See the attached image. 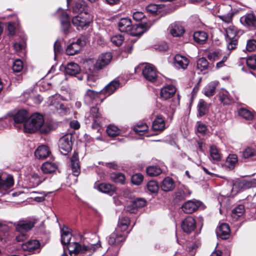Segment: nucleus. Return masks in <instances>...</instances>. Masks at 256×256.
Here are the masks:
<instances>
[{
    "mask_svg": "<svg viewBox=\"0 0 256 256\" xmlns=\"http://www.w3.org/2000/svg\"><path fill=\"white\" fill-rule=\"evenodd\" d=\"M72 236V234L68 228L61 229V242L64 246V250L68 249L70 256L72 254H77L79 253H92L100 246V240L96 244H89L88 245H81L77 242H70Z\"/></svg>",
    "mask_w": 256,
    "mask_h": 256,
    "instance_id": "obj_1",
    "label": "nucleus"
},
{
    "mask_svg": "<svg viewBox=\"0 0 256 256\" xmlns=\"http://www.w3.org/2000/svg\"><path fill=\"white\" fill-rule=\"evenodd\" d=\"M37 222V220L34 218L26 219L19 220L15 224L16 230L20 234L16 236L18 242H22L27 238L26 232L30 230Z\"/></svg>",
    "mask_w": 256,
    "mask_h": 256,
    "instance_id": "obj_2",
    "label": "nucleus"
},
{
    "mask_svg": "<svg viewBox=\"0 0 256 256\" xmlns=\"http://www.w3.org/2000/svg\"><path fill=\"white\" fill-rule=\"evenodd\" d=\"M44 123V118L39 114L32 115L24 124L26 132L32 133L42 128Z\"/></svg>",
    "mask_w": 256,
    "mask_h": 256,
    "instance_id": "obj_3",
    "label": "nucleus"
},
{
    "mask_svg": "<svg viewBox=\"0 0 256 256\" xmlns=\"http://www.w3.org/2000/svg\"><path fill=\"white\" fill-rule=\"evenodd\" d=\"M112 58V54L110 52L102 54L98 56L95 64H92L91 62L84 64V68L92 72L96 70H100L109 64Z\"/></svg>",
    "mask_w": 256,
    "mask_h": 256,
    "instance_id": "obj_4",
    "label": "nucleus"
},
{
    "mask_svg": "<svg viewBox=\"0 0 256 256\" xmlns=\"http://www.w3.org/2000/svg\"><path fill=\"white\" fill-rule=\"evenodd\" d=\"M72 138L71 134H67L60 138L58 141V148L64 155H66L72 149Z\"/></svg>",
    "mask_w": 256,
    "mask_h": 256,
    "instance_id": "obj_5",
    "label": "nucleus"
},
{
    "mask_svg": "<svg viewBox=\"0 0 256 256\" xmlns=\"http://www.w3.org/2000/svg\"><path fill=\"white\" fill-rule=\"evenodd\" d=\"M228 48L232 50L236 48L238 40L236 36L238 34L237 29L234 26H230L226 30Z\"/></svg>",
    "mask_w": 256,
    "mask_h": 256,
    "instance_id": "obj_6",
    "label": "nucleus"
},
{
    "mask_svg": "<svg viewBox=\"0 0 256 256\" xmlns=\"http://www.w3.org/2000/svg\"><path fill=\"white\" fill-rule=\"evenodd\" d=\"M88 16L86 14H80L72 18V23L78 30L86 28L90 22V20Z\"/></svg>",
    "mask_w": 256,
    "mask_h": 256,
    "instance_id": "obj_7",
    "label": "nucleus"
},
{
    "mask_svg": "<svg viewBox=\"0 0 256 256\" xmlns=\"http://www.w3.org/2000/svg\"><path fill=\"white\" fill-rule=\"evenodd\" d=\"M88 114V118L90 119V118L92 121V128L93 129L98 130L102 119V116L99 112L98 108L96 106L92 107Z\"/></svg>",
    "mask_w": 256,
    "mask_h": 256,
    "instance_id": "obj_8",
    "label": "nucleus"
},
{
    "mask_svg": "<svg viewBox=\"0 0 256 256\" xmlns=\"http://www.w3.org/2000/svg\"><path fill=\"white\" fill-rule=\"evenodd\" d=\"M142 75L144 78L154 82L157 80L158 74L156 68L150 64H146L142 69Z\"/></svg>",
    "mask_w": 256,
    "mask_h": 256,
    "instance_id": "obj_9",
    "label": "nucleus"
},
{
    "mask_svg": "<svg viewBox=\"0 0 256 256\" xmlns=\"http://www.w3.org/2000/svg\"><path fill=\"white\" fill-rule=\"evenodd\" d=\"M196 222L194 218L190 216L186 218L182 222L181 227L182 230L187 234H190L196 228Z\"/></svg>",
    "mask_w": 256,
    "mask_h": 256,
    "instance_id": "obj_10",
    "label": "nucleus"
},
{
    "mask_svg": "<svg viewBox=\"0 0 256 256\" xmlns=\"http://www.w3.org/2000/svg\"><path fill=\"white\" fill-rule=\"evenodd\" d=\"M170 34L174 37H180L184 33L185 30L182 24L178 22L172 24L168 27Z\"/></svg>",
    "mask_w": 256,
    "mask_h": 256,
    "instance_id": "obj_11",
    "label": "nucleus"
},
{
    "mask_svg": "<svg viewBox=\"0 0 256 256\" xmlns=\"http://www.w3.org/2000/svg\"><path fill=\"white\" fill-rule=\"evenodd\" d=\"M125 240V234L120 232H116V230L112 232L108 238V242L112 245L118 246Z\"/></svg>",
    "mask_w": 256,
    "mask_h": 256,
    "instance_id": "obj_12",
    "label": "nucleus"
},
{
    "mask_svg": "<svg viewBox=\"0 0 256 256\" xmlns=\"http://www.w3.org/2000/svg\"><path fill=\"white\" fill-rule=\"evenodd\" d=\"M94 188L100 192L112 196L116 192V187L110 184L102 182L101 184H95Z\"/></svg>",
    "mask_w": 256,
    "mask_h": 256,
    "instance_id": "obj_13",
    "label": "nucleus"
},
{
    "mask_svg": "<svg viewBox=\"0 0 256 256\" xmlns=\"http://www.w3.org/2000/svg\"><path fill=\"white\" fill-rule=\"evenodd\" d=\"M176 92V88L173 85H167L162 88L160 93V98L166 100L172 98Z\"/></svg>",
    "mask_w": 256,
    "mask_h": 256,
    "instance_id": "obj_14",
    "label": "nucleus"
},
{
    "mask_svg": "<svg viewBox=\"0 0 256 256\" xmlns=\"http://www.w3.org/2000/svg\"><path fill=\"white\" fill-rule=\"evenodd\" d=\"M189 64L188 59L180 54H176L174 58V65L178 69L185 70Z\"/></svg>",
    "mask_w": 256,
    "mask_h": 256,
    "instance_id": "obj_15",
    "label": "nucleus"
},
{
    "mask_svg": "<svg viewBox=\"0 0 256 256\" xmlns=\"http://www.w3.org/2000/svg\"><path fill=\"white\" fill-rule=\"evenodd\" d=\"M120 82L118 80H114L106 86L102 90L100 91L104 96V98L101 101L106 97L112 94L116 90L119 86Z\"/></svg>",
    "mask_w": 256,
    "mask_h": 256,
    "instance_id": "obj_16",
    "label": "nucleus"
},
{
    "mask_svg": "<svg viewBox=\"0 0 256 256\" xmlns=\"http://www.w3.org/2000/svg\"><path fill=\"white\" fill-rule=\"evenodd\" d=\"M85 44L84 42L78 40L69 44L66 49V52L68 55L73 56L76 54L81 49L82 46Z\"/></svg>",
    "mask_w": 256,
    "mask_h": 256,
    "instance_id": "obj_17",
    "label": "nucleus"
},
{
    "mask_svg": "<svg viewBox=\"0 0 256 256\" xmlns=\"http://www.w3.org/2000/svg\"><path fill=\"white\" fill-rule=\"evenodd\" d=\"M216 234L222 240H226L230 234V228L228 224L226 223L220 224L216 230Z\"/></svg>",
    "mask_w": 256,
    "mask_h": 256,
    "instance_id": "obj_18",
    "label": "nucleus"
},
{
    "mask_svg": "<svg viewBox=\"0 0 256 256\" xmlns=\"http://www.w3.org/2000/svg\"><path fill=\"white\" fill-rule=\"evenodd\" d=\"M200 202L199 201L188 200L182 206V210L187 214H191L195 212L200 206Z\"/></svg>",
    "mask_w": 256,
    "mask_h": 256,
    "instance_id": "obj_19",
    "label": "nucleus"
},
{
    "mask_svg": "<svg viewBox=\"0 0 256 256\" xmlns=\"http://www.w3.org/2000/svg\"><path fill=\"white\" fill-rule=\"evenodd\" d=\"M70 166L74 176H78L80 172L78 154L74 152L70 158Z\"/></svg>",
    "mask_w": 256,
    "mask_h": 256,
    "instance_id": "obj_20",
    "label": "nucleus"
},
{
    "mask_svg": "<svg viewBox=\"0 0 256 256\" xmlns=\"http://www.w3.org/2000/svg\"><path fill=\"white\" fill-rule=\"evenodd\" d=\"M151 25L148 23L140 24L132 26L130 34L134 36H140L150 28Z\"/></svg>",
    "mask_w": 256,
    "mask_h": 256,
    "instance_id": "obj_21",
    "label": "nucleus"
},
{
    "mask_svg": "<svg viewBox=\"0 0 256 256\" xmlns=\"http://www.w3.org/2000/svg\"><path fill=\"white\" fill-rule=\"evenodd\" d=\"M118 26L121 32H129L130 34L132 29V21L128 18H121L118 22Z\"/></svg>",
    "mask_w": 256,
    "mask_h": 256,
    "instance_id": "obj_22",
    "label": "nucleus"
},
{
    "mask_svg": "<svg viewBox=\"0 0 256 256\" xmlns=\"http://www.w3.org/2000/svg\"><path fill=\"white\" fill-rule=\"evenodd\" d=\"M146 201L144 199L138 198L134 200L132 204L127 206L126 210L130 213H135L138 208H141L145 206Z\"/></svg>",
    "mask_w": 256,
    "mask_h": 256,
    "instance_id": "obj_23",
    "label": "nucleus"
},
{
    "mask_svg": "<svg viewBox=\"0 0 256 256\" xmlns=\"http://www.w3.org/2000/svg\"><path fill=\"white\" fill-rule=\"evenodd\" d=\"M40 246V243L36 240H28L22 245V248L24 250L28 252H32L38 249Z\"/></svg>",
    "mask_w": 256,
    "mask_h": 256,
    "instance_id": "obj_24",
    "label": "nucleus"
},
{
    "mask_svg": "<svg viewBox=\"0 0 256 256\" xmlns=\"http://www.w3.org/2000/svg\"><path fill=\"white\" fill-rule=\"evenodd\" d=\"M208 38V34L204 31H196L193 34V38L194 42L200 44H205Z\"/></svg>",
    "mask_w": 256,
    "mask_h": 256,
    "instance_id": "obj_25",
    "label": "nucleus"
},
{
    "mask_svg": "<svg viewBox=\"0 0 256 256\" xmlns=\"http://www.w3.org/2000/svg\"><path fill=\"white\" fill-rule=\"evenodd\" d=\"M80 70L79 66L74 62L68 63L65 68L66 74L70 76H76L80 72Z\"/></svg>",
    "mask_w": 256,
    "mask_h": 256,
    "instance_id": "obj_26",
    "label": "nucleus"
},
{
    "mask_svg": "<svg viewBox=\"0 0 256 256\" xmlns=\"http://www.w3.org/2000/svg\"><path fill=\"white\" fill-rule=\"evenodd\" d=\"M13 184L14 180L11 176H8L4 180H2L0 178V193L4 194Z\"/></svg>",
    "mask_w": 256,
    "mask_h": 256,
    "instance_id": "obj_27",
    "label": "nucleus"
},
{
    "mask_svg": "<svg viewBox=\"0 0 256 256\" xmlns=\"http://www.w3.org/2000/svg\"><path fill=\"white\" fill-rule=\"evenodd\" d=\"M28 112L25 110H18L14 116V120L15 123L20 124L25 122L28 120Z\"/></svg>",
    "mask_w": 256,
    "mask_h": 256,
    "instance_id": "obj_28",
    "label": "nucleus"
},
{
    "mask_svg": "<svg viewBox=\"0 0 256 256\" xmlns=\"http://www.w3.org/2000/svg\"><path fill=\"white\" fill-rule=\"evenodd\" d=\"M50 154L48 148L46 146H42L38 147L34 152L35 156L38 159L46 158Z\"/></svg>",
    "mask_w": 256,
    "mask_h": 256,
    "instance_id": "obj_29",
    "label": "nucleus"
},
{
    "mask_svg": "<svg viewBox=\"0 0 256 256\" xmlns=\"http://www.w3.org/2000/svg\"><path fill=\"white\" fill-rule=\"evenodd\" d=\"M130 223V220L128 217H122L120 218L117 228H116V232H120L124 233L127 230Z\"/></svg>",
    "mask_w": 256,
    "mask_h": 256,
    "instance_id": "obj_30",
    "label": "nucleus"
},
{
    "mask_svg": "<svg viewBox=\"0 0 256 256\" xmlns=\"http://www.w3.org/2000/svg\"><path fill=\"white\" fill-rule=\"evenodd\" d=\"M240 20L243 24L248 26H256V18L253 14H249L242 16Z\"/></svg>",
    "mask_w": 256,
    "mask_h": 256,
    "instance_id": "obj_31",
    "label": "nucleus"
},
{
    "mask_svg": "<svg viewBox=\"0 0 256 256\" xmlns=\"http://www.w3.org/2000/svg\"><path fill=\"white\" fill-rule=\"evenodd\" d=\"M174 188V183L170 177H166L162 182L161 188L164 192L172 190Z\"/></svg>",
    "mask_w": 256,
    "mask_h": 256,
    "instance_id": "obj_32",
    "label": "nucleus"
},
{
    "mask_svg": "<svg viewBox=\"0 0 256 256\" xmlns=\"http://www.w3.org/2000/svg\"><path fill=\"white\" fill-rule=\"evenodd\" d=\"M220 102L224 105L230 104L232 102V98L229 93L226 90H222L218 94Z\"/></svg>",
    "mask_w": 256,
    "mask_h": 256,
    "instance_id": "obj_33",
    "label": "nucleus"
},
{
    "mask_svg": "<svg viewBox=\"0 0 256 256\" xmlns=\"http://www.w3.org/2000/svg\"><path fill=\"white\" fill-rule=\"evenodd\" d=\"M152 128L155 131H161L165 128V122L164 120L158 116L154 120L152 125Z\"/></svg>",
    "mask_w": 256,
    "mask_h": 256,
    "instance_id": "obj_34",
    "label": "nucleus"
},
{
    "mask_svg": "<svg viewBox=\"0 0 256 256\" xmlns=\"http://www.w3.org/2000/svg\"><path fill=\"white\" fill-rule=\"evenodd\" d=\"M209 63L207 60L204 58H200L196 62V69L200 72L207 70L208 68Z\"/></svg>",
    "mask_w": 256,
    "mask_h": 256,
    "instance_id": "obj_35",
    "label": "nucleus"
},
{
    "mask_svg": "<svg viewBox=\"0 0 256 256\" xmlns=\"http://www.w3.org/2000/svg\"><path fill=\"white\" fill-rule=\"evenodd\" d=\"M110 180L115 183L124 184L126 177L121 172H114L110 174Z\"/></svg>",
    "mask_w": 256,
    "mask_h": 256,
    "instance_id": "obj_36",
    "label": "nucleus"
},
{
    "mask_svg": "<svg viewBox=\"0 0 256 256\" xmlns=\"http://www.w3.org/2000/svg\"><path fill=\"white\" fill-rule=\"evenodd\" d=\"M245 212L244 206L242 204H239L235 208L232 212V217L234 220L242 216Z\"/></svg>",
    "mask_w": 256,
    "mask_h": 256,
    "instance_id": "obj_37",
    "label": "nucleus"
},
{
    "mask_svg": "<svg viewBox=\"0 0 256 256\" xmlns=\"http://www.w3.org/2000/svg\"><path fill=\"white\" fill-rule=\"evenodd\" d=\"M238 162V156L236 154H230L228 156L226 164L230 170L233 169Z\"/></svg>",
    "mask_w": 256,
    "mask_h": 256,
    "instance_id": "obj_38",
    "label": "nucleus"
},
{
    "mask_svg": "<svg viewBox=\"0 0 256 256\" xmlns=\"http://www.w3.org/2000/svg\"><path fill=\"white\" fill-rule=\"evenodd\" d=\"M42 170L44 174H50L54 172L57 167L52 162H46L42 166Z\"/></svg>",
    "mask_w": 256,
    "mask_h": 256,
    "instance_id": "obj_39",
    "label": "nucleus"
},
{
    "mask_svg": "<svg viewBox=\"0 0 256 256\" xmlns=\"http://www.w3.org/2000/svg\"><path fill=\"white\" fill-rule=\"evenodd\" d=\"M216 84L214 82L208 84L204 88V94L208 97H210L215 94Z\"/></svg>",
    "mask_w": 256,
    "mask_h": 256,
    "instance_id": "obj_40",
    "label": "nucleus"
},
{
    "mask_svg": "<svg viewBox=\"0 0 256 256\" xmlns=\"http://www.w3.org/2000/svg\"><path fill=\"white\" fill-rule=\"evenodd\" d=\"M162 7L161 5L150 4L146 8V10L150 14H158L162 11Z\"/></svg>",
    "mask_w": 256,
    "mask_h": 256,
    "instance_id": "obj_41",
    "label": "nucleus"
},
{
    "mask_svg": "<svg viewBox=\"0 0 256 256\" xmlns=\"http://www.w3.org/2000/svg\"><path fill=\"white\" fill-rule=\"evenodd\" d=\"M102 94L99 92H96L91 90H88L86 92L84 96V98L88 100H92L96 99L98 98H100V96Z\"/></svg>",
    "mask_w": 256,
    "mask_h": 256,
    "instance_id": "obj_42",
    "label": "nucleus"
},
{
    "mask_svg": "<svg viewBox=\"0 0 256 256\" xmlns=\"http://www.w3.org/2000/svg\"><path fill=\"white\" fill-rule=\"evenodd\" d=\"M85 69L87 72L86 76L88 84L90 86H94V83L98 79V77L96 75L94 74V71H93L92 72H90L86 68Z\"/></svg>",
    "mask_w": 256,
    "mask_h": 256,
    "instance_id": "obj_43",
    "label": "nucleus"
},
{
    "mask_svg": "<svg viewBox=\"0 0 256 256\" xmlns=\"http://www.w3.org/2000/svg\"><path fill=\"white\" fill-rule=\"evenodd\" d=\"M148 129V126L145 123L138 124L133 127V130L134 131L136 134L139 135L144 134L147 131Z\"/></svg>",
    "mask_w": 256,
    "mask_h": 256,
    "instance_id": "obj_44",
    "label": "nucleus"
},
{
    "mask_svg": "<svg viewBox=\"0 0 256 256\" xmlns=\"http://www.w3.org/2000/svg\"><path fill=\"white\" fill-rule=\"evenodd\" d=\"M242 156L245 159L253 158L256 156V150L252 147H247L242 151Z\"/></svg>",
    "mask_w": 256,
    "mask_h": 256,
    "instance_id": "obj_45",
    "label": "nucleus"
},
{
    "mask_svg": "<svg viewBox=\"0 0 256 256\" xmlns=\"http://www.w3.org/2000/svg\"><path fill=\"white\" fill-rule=\"evenodd\" d=\"M238 114L240 116L246 120H252L254 118V115L252 112L244 108L239 109Z\"/></svg>",
    "mask_w": 256,
    "mask_h": 256,
    "instance_id": "obj_46",
    "label": "nucleus"
},
{
    "mask_svg": "<svg viewBox=\"0 0 256 256\" xmlns=\"http://www.w3.org/2000/svg\"><path fill=\"white\" fill-rule=\"evenodd\" d=\"M162 172V170L158 166H150L146 168L148 174L151 176H157L161 174Z\"/></svg>",
    "mask_w": 256,
    "mask_h": 256,
    "instance_id": "obj_47",
    "label": "nucleus"
},
{
    "mask_svg": "<svg viewBox=\"0 0 256 256\" xmlns=\"http://www.w3.org/2000/svg\"><path fill=\"white\" fill-rule=\"evenodd\" d=\"M210 158L214 161H220L221 156L215 146H211L210 148Z\"/></svg>",
    "mask_w": 256,
    "mask_h": 256,
    "instance_id": "obj_48",
    "label": "nucleus"
},
{
    "mask_svg": "<svg viewBox=\"0 0 256 256\" xmlns=\"http://www.w3.org/2000/svg\"><path fill=\"white\" fill-rule=\"evenodd\" d=\"M106 133L110 137H115L120 134V130L116 126L110 124L106 128Z\"/></svg>",
    "mask_w": 256,
    "mask_h": 256,
    "instance_id": "obj_49",
    "label": "nucleus"
},
{
    "mask_svg": "<svg viewBox=\"0 0 256 256\" xmlns=\"http://www.w3.org/2000/svg\"><path fill=\"white\" fill-rule=\"evenodd\" d=\"M147 188L150 192L156 193L158 192L159 189V186L156 182L151 180L148 182L147 184Z\"/></svg>",
    "mask_w": 256,
    "mask_h": 256,
    "instance_id": "obj_50",
    "label": "nucleus"
},
{
    "mask_svg": "<svg viewBox=\"0 0 256 256\" xmlns=\"http://www.w3.org/2000/svg\"><path fill=\"white\" fill-rule=\"evenodd\" d=\"M12 68L13 71L15 72H21L23 68L22 62L19 59L15 60L13 62Z\"/></svg>",
    "mask_w": 256,
    "mask_h": 256,
    "instance_id": "obj_51",
    "label": "nucleus"
},
{
    "mask_svg": "<svg viewBox=\"0 0 256 256\" xmlns=\"http://www.w3.org/2000/svg\"><path fill=\"white\" fill-rule=\"evenodd\" d=\"M198 114L200 116H204L206 112V104L203 100H200L198 105Z\"/></svg>",
    "mask_w": 256,
    "mask_h": 256,
    "instance_id": "obj_52",
    "label": "nucleus"
},
{
    "mask_svg": "<svg viewBox=\"0 0 256 256\" xmlns=\"http://www.w3.org/2000/svg\"><path fill=\"white\" fill-rule=\"evenodd\" d=\"M234 12H231L226 14L219 15L218 17L226 23L230 24L232 22Z\"/></svg>",
    "mask_w": 256,
    "mask_h": 256,
    "instance_id": "obj_53",
    "label": "nucleus"
},
{
    "mask_svg": "<svg viewBox=\"0 0 256 256\" xmlns=\"http://www.w3.org/2000/svg\"><path fill=\"white\" fill-rule=\"evenodd\" d=\"M144 179L143 176L140 173L134 174L131 178V180L132 184L136 185L140 184L142 182Z\"/></svg>",
    "mask_w": 256,
    "mask_h": 256,
    "instance_id": "obj_54",
    "label": "nucleus"
},
{
    "mask_svg": "<svg viewBox=\"0 0 256 256\" xmlns=\"http://www.w3.org/2000/svg\"><path fill=\"white\" fill-rule=\"evenodd\" d=\"M84 2L82 0H78L75 2L74 5L72 7V11L77 13L84 10Z\"/></svg>",
    "mask_w": 256,
    "mask_h": 256,
    "instance_id": "obj_55",
    "label": "nucleus"
},
{
    "mask_svg": "<svg viewBox=\"0 0 256 256\" xmlns=\"http://www.w3.org/2000/svg\"><path fill=\"white\" fill-rule=\"evenodd\" d=\"M247 66L250 68L254 70L256 68V56L252 55L249 56L246 60Z\"/></svg>",
    "mask_w": 256,
    "mask_h": 256,
    "instance_id": "obj_56",
    "label": "nucleus"
},
{
    "mask_svg": "<svg viewBox=\"0 0 256 256\" xmlns=\"http://www.w3.org/2000/svg\"><path fill=\"white\" fill-rule=\"evenodd\" d=\"M110 40L116 46H119L122 44L124 38L122 35H115L111 38Z\"/></svg>",
    "mask_w": 256,
    "mask_h": 256,
    "instance_id": "obj_57",
    "label": "nucleus"
},
{
    "mask_svg": "<svg viewBox=\"0 0 256 256\" xmlns=\"http://www.w3.org/2000/svg\"><path fill=\"white\" fill-rule=\"evenodd\" d=\"M246 50L248 52H253L256 50V40H255L252 39L248 40Z\"/></svg>",
    "mask_w": 256,
    "mask_h": 256,
    "instance_id": "obj_58",
    "label": "nucleus"
},
{
    "mask_svg": "<svg viewBox=\"0 0 256 256\" xmlns=\"http://www.w3.org/2000/svg\"><path fill=\"white\" fill-rule=\"evenodd\" d=\"M220 54L218 52H210L208 55V58L210 60L214 61L220 58Z\"/></svg>",
    "mask_w": 256,
    "mask_h": 256,
    "instance_id": "obj_59",
    "label": "nucleus"
},
{
    "mask_svg": "<svg viewBox=\"0 0 256 256\" xmlns=\"http://www.w3.org/2000/svg\"><path fill=\"white\" fill-rule=\"evenodd\" d=\"M132 16L134 20L139 21L144 18L145 16L142 12H134Z\"/></svg>",
    "mask_w": 256,
    "mask_h": 256,
    "instance_id": "obj_60",
    "label": "nucleus"
},
{
    "mask_svg": "<svg viewBox=\"0 0 256 256\" xmlns=\"http://www.w3.org/2000/svg\"><path fill=\"white\" fill-rule=\"evenodd\" d=\"M8 30L9 34L14 36L15 34V23L14 22H9L8 26Z\"/></svg>",
    "mask_w": 256,
    "mask_h": 256,
    "instance_id": "obj_61",
    "label": "nucleus"
},
{
    "mask_svg": "<svg viewBox=\"0 0 256 256\" xmlns=\"http://www.w3.org/2000/svg\"><path fill=\"white\" fill-rule=\"evenodd\" d=\"M61 24L63 31L64 33H66L70 26V21L64 22V20H62Z\"/></svg>",
    "mask_w": 256,
    "mask_h": 256,
    "instance_id": "obj_62",
    "label": "nucleus"
},
{
    "mask_svg": "<svg viewBox=\"0 0 256 256\" xmlns=\"http://www.w3.org/2000/svg\"><path fill=\"white\" fill-rule=\"evenodd\" d=\"M246 182L244 180L236 182L234 184L232 190H234L235 188H236L237 187H238V188H240V189L244 188H246Z\"/></svg>",
    "mask_w": 256,
    "mask_h": 256,
    "instance_id": "obj_63",
    "label": "nucleus"
},
{
    "mask_svg": "<svg viewBox=\"0 0 256 256\" xmlns=\"http://www.w3.org/2000/svg\"><path fill=\"white\" fill-rule=\"evenodd\" d=\"M197 130L199 133L204 134L206 130V127L202 124H199L197 126Z\"/></svg>",
    "mask_w": 256,
    "mask_h": 256,
    "instance_id": "obj_64",
    "label": "nucleus"
}]
</instances>
